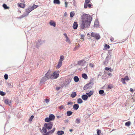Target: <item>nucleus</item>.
I'll use <instances>...</instances> for the list:
<instances>
[{
  "mask_svg": "<svg viewBox=\"0 0 135 135\" xmlns=\"http://www.w3.org/2000/svg\"><path fill=\"white\" fill-rule=\"evenodd\" d=\"M82 20L80 27L82 30L85 28L88 27L90 25L92 17L89 15L84 14L82 16Z\"/></svg>",
  "mask_w": 135,
  "mask_h": 135,
  "instance_id": "f257e3e1",
  "label": "nucleus"
},
{
  "mask_svg": "<svg viewBox=\"0 0 135 135\" xmlns=\"http://www.w3.org/2000/svg\"><path fill=\"white\" fill-rule=\"evenodd\" d=\"M55 118V116L53 114H50L49 117H47L45 118V122H49L52 120H54Z\"/></svg>",
  "mask_w": 135,
  "mask_h": 135,
  "instance_id": "f03ea898",
  "label": "nucleus"
},
{
  "mask_svg": "<svg viewBox=\"0 0 135 135\" xmlns=\"http://www.w3.org/2000/svg\"><path fill=\"white\" fill-rule=\"evenodd\" d=\"M60 72L59 71H56L54 72L52 75V79H56L59 76Z\"/></svg>",
  "mask_w": 135,
  "mask_h": 135,
  "instance_id": "7ed1b4c3",
  "label": "nucleus"
},
{
  "mask_svg": "<svg viewBox=\"0 0 135 135\" xmlns=\"http://www.w3.org/2000/svg\"><path fill=\"white\" fill-rule=\"evenodd\" d=\"M53 122H50L48 123H46L44 124V127H46L47 129H50L52 128L53 126Z\"/></svg>",
  "mask_w": 135,
  "mask_h": 135,
  "instance_id": "20e7f679",
  "label": "nucleus"
},
{
  "mask_svg": "<svg viewBox=\"0 0 135 135\" xmlns=\"http://www.w3.org/2000/svg\"><path fill=\"white\" fill-rule=\"evenodd\" d=\"M32 10V9L31 7L27 9L26 10V12H27V14L26 15L23 14L21 16V17L23 18L25 16H27L29 14V13Z\"/></svg>",
  "mask_w": 135,
  "mask_h": 135,
  "instance_id": "39448f33",
  "label": "nucleus"
},
{
  "mask_svg": "<svg viewBox=\"0 0 135 135\" xmlns=\"http://www.w3.org/2000/svg\"><path fill=\"white\" fill-rule=\"evenodd\" d=\"M51 71L50 70L48 71L45 75V77L47 79L49 78L52 79V75H50Z\"/></svg>",
  "mask_w": 135,
  "mask_h": 135,
  "instance_id": "423d86ee",
  "label": "nucleus"
},
{
  "mask_svg": "<svg viewBox=\"0 0 135 135\" xmlns=\"http://www.w3.org/2000/svg\"><path fill=\"white\" fill-rule=\"evenodd\" d=\"M91 35L93 37L97 40L99 39L100 38V35L99 34H95L92 33H91Z\"/></svg>",
  "mask_w": 135,
  "mask_h": 135,
  "instance_id": "0eeeda50",
  "label": "nucleus"
},
{
  "mask_svg": "<svg viewBox=\"0 0 135 135\" xmlns=\"http://www.w3.org/2000/svg\"><path fill=\"white\" fill-rule=\"evenodd\" d=\"M4 102L6 104L8 105H10L11 104V101H9L8 99H6L4 101Z\"/></svg>",
  "mask_w": 135,
  "mask_h": 135,
  "instance_id": "6e6552de",
  "label": "nucleus"
},
{
  "mask_svg": "<svg viewBox=\"0 0 135 135\" xmlns=\"http://www.w3.org/2000/svg\"><path fill=\"white\" fill-rule=\"evenodd\" d=\"M17 5L19 7L22 8H24L25 7V4L22 3H18Z\"/></svg>",
  "mask_w": 135,
  "mask_h": 135,
  "instance_id": "1a4fd4ad",
  "label": "nucleus"
},
{
  "mask_svg": "<svg viewBox=\"0 0 135 135\" xmlns=\"http://www.w3.org/2000/svg\"><path fill=\"white\" fill-rule=\"evenodd\" d=\"M78 26L77 23L76 22H75L73 23V27L74 29H76L77 28Z\"/></svg>",
  "mask_w": 135,
  "mask_h": 135,
  "instance_id": "9d476101",
  "label": "nucleus"
},
{
  "mask_svg": "<svg viewBox=\"0 0 135 135\" xmlns=\"http://www.w3.org/2000/svg\"><path fill=\"white\" fill-rule=\"evenodd\" d=\"M91 88L88 84L85 85L84 87V89L85 90H86L87 89L90 88Z\"/></svg>",
  "mask_w": 135,
  "mask_h": 135,
  "instance_id": "9b49d317",
  "label": "nucleus"
},
{
  "mask_svg": "<svg viewBox=\"0 0 135 135\" xmlns=\"http://www.w3.org/2000/svg\"><path fill=\"white\" fill-rule=\"evenodd\" d=\"M49 24L51 26H52L54 27H55L56 26V23L52 20H51Z\"/></svg>",
  "mask_w": 135,
  "mask_h": 135,
  "instance_id": "f8f14e48",
  "label": "nucleus"
},
{
  "mask_svg": "<svg viewBox=\"0 0 135 135\" xmlns=\"http://www.w3.org/2000/svg\"><path fill=\"white\" fill-rule=\"evenodd\" d=\"M79 107V105L77 104H75L73 106V108L75 110H77Z\"/></svg>",
  "mask_w": 135,
  "mask_h": 135,
  "instance_id": "ddd939ff",
  "label": "nucleus"
},
{
  "mask_svg": "<svg viewBox=\"0 0 135 135\" xmlns=\"http://www.w3.org/2000/svg\"><path fill=\"white\" fill-rule=\"evenodd\" d=\"M94 93V91H90L89 93H86V94L88 95L89 97H90Z\"/></svg>",
  "mask_w": 135,
  "mask_h": 135,
  "instance_id": "4468645a",
  "label": "nucleus"
},
{
  "mask_svg": "<svg viewBox=\"0 0 135 135\" xmlns=\"http://www.w3.org/2000/svg\"><path fill=\"white\" fill-rule=\"evenodd\" d=\"M62 62L59 61L57 65L56 66V68L57 69H59L61 67L62 65Z\"/></svg>",
  "mask_w": 135,
  "mask_h": 135,
  "instance_id": "2eb2a0df",
  "label": "nucleus"
},
{
  "mask_svg": "<svg viewBox=\"0 0 135 135\" xmlns=\"http://www.w3.org/2000/svg\"><path fill=\"white\" fill-rule=\"evenodd\" d=\"M81 98L83 100H85L87 99L88 97L86 95H84L81 96Z\"/></svg>",
  "mask_w": 135,
  "mask_h": 135,
  "instance_id": "dca6fc26",
  "label": "nucleus"
},
{
  "mask_svg": "<svg viewBox=\"0 0 135 135\" xmlns=\"http://www.w3.org/2000/svg\"><path fill=\"white\" fill-rule=\"evenodd\" d=\"M90 2V0H85V3L84 4V7H86V4H88Z\"/></svg>",
  "mask_w": 135,
  "mask_h": 135,
  "instance_id": "f3484780",
  "label": "nucleus"
},
{
  "mask_svg": "<svg viewBox=\"0 0 135 135\" xmlns=\"http://www.w3.org/2000/svg\"><path fill=\"white\" fill-rule=\"evenodd\" d=\"M57 133L58 135H62L64 133V132L62 131H59L57 132Z\"/></svg>",
  "mask_w": 135,
  "mask_h": 135,
  "instance_id": "a211bd4d",
  "label": "nucleus"
},
{
  "mask_svg": "<svg viewBox=\"0 0 135 135\" xmlns=\"http://www.w3.org/2000/svg\"><path fill=\"white\" fill-rule=\"evenodd\" d=\"M76 95V93L75 92H73L71 95V97L72 98L75 97Z\"/></svg>",
  "mask_w": 135,
  "mask_h": 135,
  "instance_id": "6ab92c4d",
  "label": "nucleus"
},
{
  "mask_svg": "<svg viewBox=\"0 0 135 135\" xmlns=\"http://www.w3.org/2000/svg\"><path fill=\"white\" fill-rule=\"evenodd\" d=\"M82 76L83 78L85 79H86L88 78V76L85 73L83 74Z\"/></svg>",
  "mask_w": 135,
  "mask_h": 135,
  "instance_id": "aec40b11",
  "label": "nucleus"
},
{
  "mask_svg": "<svg viewBox=\"0 0 135 135\" xmlns=\"http://www.w3.org/2000/svg\"><path fill=\"white\" fill-rule=\"evenodd\" d=\"M47 79H46L45 77L41 79L40 81V83H43L45 81H46Z\"/></svg>",
  "mask_w": 135,
  "mask_h": 135,
  "instance_id": "412c9836",
  "label": "nucleus"
},
{
  "mask_svg": "<svg viewBox=\"0 0 135 135\" xmlns=\"http://www.w3.org/2000/svg\"><path fill=\"white\" fill-rule=\"evenodd\" d=\"M54 3L59 4L60 3V2L59 0H54Z\"/></svg>",
  "mask_w": 135,
  "mask_h": 135,
  "instance_id": "4be33fe9",
  "label": "nucleus"
},
{
  "mask_svg": "<svg viewBox=\"0 0 135 135\" xmlns=\"http://www.w3.org/2000/svg\"><path fill=\"white\" fill-rule=\"evenodd\" d=\"M74 79L75 81V82H78L79 80V79L77 76H75Z\"/></svg>",
  "mask_w": 135,
  "mask_h": 135,
  "instance_id": "5701e85b",
  "label": "nucleus"
},
{
  "mask_svg": "<svg viewBox=\"0 0 135 135\" xmlns=\"http://www.w3.org/2000/svg\"><path fill=\"white\" fill-rule=\"evenodd\" d=\"M88 85L90 86V87L91 88L92 85H93L94 83L93 81L90 80V82L88 83Z\"/></svg>",
  "mask_w": 135,
  "mask_h": 135,
  "instance_id": "b1692460",
  "label": "nucleus"
},
{
  "mask_svg": "<svg viewBox=\"0 0 135 135\" xmlns=\"http://www.w3.org/2000/svg\"><path fill=\"white\" fill-rule=\"evenodd\" d=\"M38 7V6L37 5H36L35 4H33V6L31 7V8L33 10L37 8Z\"/></svg>",
  "mask_w": 135,
  "mask_h": 135,
  "instance_id": "393cba45",
  "label": "nucleus"
},
{
  "mask_svg": "<svg viewBox=\"0 0 135 135\" xmlns=\"http://www.w3.org/2000/svg\"><path fill=\"white\" fill-rule=\"evenodd\" d=\"M64 56H61L60 57V59L59 61L62 62V61L64 60Z\"/></svg>",
  "mask_w": 135,
  "mask_h": 135,
  "instance_id": "a878e982",
  "label": "nucleus"
},
{
  "mask_svg": "<svg viewBox=\"0 0 135 135\" xmlns=\"http://www.w3.org/2000/svg\"><path fill=\"white\" fill-rule=\"evenodd\" d=\"M3 7L5 9H8L9 8V7H8L7 6L6 4H3Z\"/></svg>",
  "mask_w": 135,
  "mask_h": 135,
  "instance_id": "bb28decb",
  "label": "nucleus"
},
{
  "mask_svg": "<svg viewBox=\"0 0 135 135\" xmlns=\"http://www.w3.org/2000/svg\"><path fill=\"white\" fill-rule=\"evenodd\" d=\"M131 124V123L130 122V121H128L125 123V125L126 126L128 127L130 126Z\"/></svg>",
  "mask_w": 135,
  "mask_h": 135,
  "instance_id": "cd10ccee",
  "label": "nucleus"
},
{
  "mask_svg": "<svg viewBox=\"0 0 135 135\" xmlns=\"http://www.w3.org/2000/svg\"><path fill=\"white\" fill-rule=\"evenodd\" d=\"M55 128H54L53 129H52L50 131H49V133H50L51 134L54 132L55 131Z\"/></svg>",
  "mask_w": 135,
  "mask_h": 135,
  "instance_id": "c85d7f7f",
  "label": "nucleus"
},
{
  "mask_svg": "<svg viewBox=\"0 0 135 135\" xmlns=\"http://www.w3.org/2000/svg\"><path fill=\"white\" fill-rule=\"evenodd\" d=\"M83 102V101L82 99L80 98L78 99L77 100V103L79 104H81Z\"/></svg>",
  "mask_w": 135,
  "mask_h": 135,
  "instance_id": "c756f323",
  "label": "nucleus"
},
{
  "mask_svg": "<svg viewBox=\"0 0 135 135\" xmlns=\"http://www.w3.org/2000/svg\"><path fill=\"white\" fill-rule=\"evenodd\" d=\"M72 114L73 112L71 111H68L67 112V115L68 116H70Z\"/></svg>",
  "mask_w": 135,
  "mask_h": 135,
  "instance_id": "7c9ffc66",
  "label": "nucleus"
},
{
  "mask_svg": "<svg viewBox=\"0 0 135 135\" xmlns=\"http://www.w3.org/2000/svg\"><path fill=\"white\" fill-rule=\"evenodd\" d=\"M86 5L87 7L85 8H87L88 7L89 8H90L93 6L92 4H86Z\"/></svg>",
  "mask_w": 135,
  "mask_h": 135,
  "instance_id": "2f4dec72",
  "label": "nucleus"
},
{
  "mask_svg": "<svg viewBox=\"0 0 135 135\" xmlns=\"http://www.w3.org/2000/svg\"><path fill=\"white\" fill-rule=\"evenodd\" d=\"M97 133L98 135H100V134L101 133V130L99 129H97Z\"/></svg>",
  "mask_w": 135,
  "mask_h": 135,
  "instance_id": "473e14b6",
  "label": "nucleus"
},
{
  "mask_svg": "<svg viewBox=\"0 0 135 135\" xmlns=\"http://www.w3.org/2000/svg\"><path fill=\"white\" fill-rule=\"evenodd\" d=\"M47 128L45 127H44L42 128V130L45 133H46L47 132Z\"/></svg>",
  "mask_w": 135,
  "mask_h": 135,
  "instance_id": "72a5a7b5",
  "label": "nucleus"
},
{
  "mask_svg": "<svg viewBox=\"0 0 135 135\" xmlns=\"http://www.w3.org/2000/svg\"><path fill=\"white\" fill-rule=\"evenodd\" d=\"M104 48L105 49H109L110 47V46H109V45H107V44H105V45H104Z\"/></svg>",
  "mask_w": 135,
  "mask_h": 135,
  "instance_id": "f704fd0d",
  "label": "nucleus"
},
{
  "mask_svg": "<svg viewBox=\"0 0 135 135\" xmlns=\"http://www.w3.org/2000/svg\"><path fill=\"white\" fill-rule=\"evenodd\" d=\"M75 122L78 124L80 122V119L78 118H76L75 120Z\"/></svg>",
  "mask_w": 135,
  "mask_h": 135,
  "instance_id": "c9c22d12",
  "label": "nucleus"
},
{
  "mask_svg": "<svg viewBox=\"0 0 135 135\" xmlns=\"http://www.w3.org/2000/svg\"><path fill=\"white\" fill-rule=\"evenodd\" d=\"M121 80L123 84H126V83L125 82V80H124V78H122L121 79Z\"/></svg>",
  "mask_w": 135,
  "mask_h": 135,
  "instance_id": "e433bc0d",
  "label": "nucleus"
},
{
  "mask_svg": "<svg viewBox=\"0 0 135 135\" xmlns=\"http://www.w3.org/2000/svg\"><path fill=\"white\" fill-rule=\"evenodd\" d=\"M34 116L32 115L30 118L29 120V122H31L32 120L34 118Z\"/></svg>",
  "mask_w": 135,
  "mask_h": 135,
  "instance_id": "4c0bfd02",
  "label": "nucleus"
},
{
  "mask_svg": "<svg viewBox=\"0 0 135 135\" xmlns=\"http://www.w3.org/2000/svg\"><path fill=\"white\" fill-rule=\"evenodd\" d=\"M4 78L5 79L7 80L8 78V75L7 74H5L4 76Z\"/></svg>",
  "mask_w": 135,
  "mask_h": 135,
  "instance_id": "58836bf2",
  "label": "nucleus"
},
{
  "mask_svg": "<svg viewBox=\"0 0 135 135\" xmlns=\"http://www.w3.org/2000/svg\"><path fill=\"white\" fill-rule=\"evenodd\" d=\"M0 94L1 95L3 96H4L6 94V93L4 92H3L2 91H0Z\"/></svg>",
  "mask_w": 135,
  "mask_h": 135,
  "instance_id": "ea45409f",
  "label": "nucleus"
},
{
  "mask_svg": "<svg viewBox=\"0 0 135 135\" xmlns=\"http://www.w3.org/2000/svg\"><path fill=\"white\" fill-rule=\"evenodd\" d=\"M125 80L126 81H128L129 80V78L127 76H126L124 78Z\"/></svg>",
  "mask_w": 135,
  "mask_h": 135,
  "instance_id": "a19ab883",
  "label": "nucleus"
},
{
  "mask_svg": "<svg viewBox=\"0 0 135 135\" xmlns=\"http://www.w3.org/2000/svg\"><path fill=\"white\" fill-rule=\"evenodd\" d=\"M104 92L103 90H100L99 91V93L100 94H102L104 93Z\"/></svg>",
  "mask_w": 135,
  "mask_h": 135,
  "instance_id": "79ce46f5",
  "label": "nucleus"
},
{
  "mask_svg": "<svg viewBox=\"0 0 135 135\" xmlns=\"http://www.w3.org/2000/svg\"><path fill=\"white\" fill-rule=\"evenodd\" d=\"M83 62V61L81 60L78 61V64L79 65H81Z\"/></svg>",
  "mask_w": 135,
  "mask_h": 135,
  "instance_id": "37998d69",
  "label": "nucleus"
},
{
  "mask_svg": "<svg viewBox=\"0 0 135 135\" xmlns=\"http://www.w3.org/2000/svg\"><path fill=\"white\" fill-rule=\"evenodd\" d=\"M74 16V13L73 12H71L70 13V16L71 17H72Z\"/></svg>",
  "mask_w": 135,
  "mask_h": 135,
  "instance_id": "c03bdc74",
  "label": "nucleus"
},
{
  "mask_svg": "<svg viewBox=\"0 0 135 135\" xmlns=\"http://www.w3.org/2000/svg\"><path fill=\"white\" fill-rule=\"evenodd\" d=\"M105 69L107 70H110L111 71V68H108V67H106L105 68Z\"/></svg>",
  "mask_w": 135,
  "mask_h": 135,
  "instance_id": "a18cd8bd",
  "label": "nucleus"
},
{
  "mask_svg": "<svg viewBox=\"0 0 135 135\" xmlns=\"http://www.w3.org/2000/svg\"><path fill=\"white\" fill-rule=\"evenodd\" d=\"M64 108V105H63L60 106L59 107V109H61V110L63 109Z\"/></svg>",
  "mask_w": 135,
  "mask_h": 135,
  "instance_id": "49530a36",
  "label": "nucleus"
},
{
  "mask_svg": "<svg viewBox=\"0 0 135 135\" xmlns=\"http://www.w3.org/2000/svg\"><path fill=\"white\" fill-rule=\"evenodd\" d=\"M108 88L109 89H111L113 88V86L112 85H108Z\"/></svg>",
  "mask_w": 135,
  "mask_h": 135,
  "instance_id": "de8ad7c7",
  "label": "nucleus"
},
{
  "mask_svg": "<svg viewBox=\"0 0 135 135\" xmlns=\"http://www.w3.org/2000/svg\"><path fill=\"white\" fill-rule=\"evenodd\" d=\"M66 42H68L69 44H70L71 43L70 41L69 38H68L67 39H66Z\"/></svg>",
  "mask_w": 135,
  "mask_h": 135,
  "instance_id": "09e8293b",
  "label": "nucleus"
},
{
  "mask_svg": "<svg viewBox=\"0 0 135 135\" xmlns=\"http://www.w3.org/2000/svg\"><path fill=\"white\" fill-rule=\"evenodd\" d=\"M45 102H46V103H48L49 102V100L48 99H46L45 100Z\"/></svg>",
  "mask_w": 135,
  "mask_h": 135,
  "instance_id": "8fccbe9b",
  "label": "nucleus"
},
{
  "mask_svg": "<svg viewBox=\"0 0 135 135\" xmlns=\"http://www.w3.org/2000/svg\"><path fill=\"white\" fill-rule=\"evenodd\" d=\"M89 65L92 68H93L94 66V65L92 63H90L89 64Z\"/></svg>",
  "mask_w": 135,
  "mask_h": 135,
  "instance_id": "3c124183",
  "label": "nucleus"
},
{
  "mask_svg": "<svg viewBox=\"0 0 135 135\" xmlns=\"http://www.w3.org/2000/svg\"><path fill=\"white\" fill-rule=\"evenodd\" d=\"M110 40L111 41H113L114 40V39L113 38L111 37L110 38Z\"/></svg>",
  "mask_w": 135,
  "mask_h": 135,
  "instance_id": "603ef678",
  "label": "nucleus"
},
{
  "mask_svg": "<svg viewBox=\"0 0 135 135\" xmlns=\"http://www.w3.org/2000/svg\"><path fill=\"white\" fill-rule=\"evenodd\" d=\"M130 91L132 93H133V89L132 88H131L130 89Z\"/></svg>",
  "mask_w": 135,
  "mask_h": 135,
  "instance_id": "864d4df0",
  "label": "nucleus"
},
{
  "mask_svg": "<svg viewBox=\"0 0 135 135\" xmlns=\"http://www.w3.org/2000/svg\"><path fill=\"white\" fill-rule=\"evenodd\" d=\"M45 133V134H46V135H49V134H51L50 133H49V131L47 132H46V133Z\"/></svg>",
  "mask_w": 135,
  "mask_h": 135,
  "instance_id": "5fc2aeb1",
  "label": "nucleus"
},
{
  "mask_svg": "<svg viewBox=\"0 0 135 135\" xmlns=\"http://www.w3.org/2000/svg\"><path fill=\"white\" fill-rule=\"evenodd\" d=\"M60 88V87H57L56 88V89L57 90H59Z\"/></svg>",
  "mask_w": 135,
  "mask_h": 135,
  "instance_id": "6e6d98bb",
  "label": "nucleus"
},
{
  "mask_svg": "<svg viewBox=\"0 0 135 135\" xmlns=\"http://www.w3.org/2000/svg\"><path fill=\"white\" fill-rule=\"evenodd\" d=\"M65 7H67V3L66 2H65Z\"/></svg>",
  "mask_w": 135,
  "mask_h": 135,
  "instance_id": "4d7b16f0",
  "label": "nucleus"
},
{
  "mask_svg": "<svg viewBox=\"0 0 135 135\" xmlns=\"http://www.w3.org/2000/svg\"><path fill=\"white\" fill-rule=\"evenodd\" d=\"M81 39H83L84 38V36L83 35H81Z\"/></svg>",
  "mask_w": 135,
  "mask_h": 135,
  "instance_id": "13d9d810",
  "label": "nucleus"
},
{
  "mask_svg": "<svg viewBox=\"0 0 135 135\" xmlns=\"http://www.w3.org/2000/svg\"><path fill=\"white\" fill-rule=\"evenodd\" d=\"M72 103L71 102H68V105H69V104H71Z\"/></svg>",
  "mask_w": 135,
  "mask_h": 135,
  "instance_id": "bf43d9fd",
  "label": "nucleus"
},
{
  "mask_svg": "<svg viewBox=\"0 0 135 135\" xmlns=\"http://www.w3.org/2000/svg\"><path fill=\"white\" fill-rule=\"evenodd\" d=\"M67 15V13L66 12H65L64 13V16H66Z\"/></svg>",
  "mask_w": 135,
  "mask_h": 135,
  "instance_id": "052dcab7",
  "label": "nucleus"
},
{
  "mask_svg": "<svg viewBox=\"0 0 135 135\" xmlns=\"http://www.w3.org/2000/svg\"><path fill=\"white\" fill-rule=\"evenodd\" d=\"M63 35L65 36V37H66V36H67V34L65 33H64Z\"/></svg>",
  "mask_w": 135,
  "mask_h": 135,
  "instance_id": "680f3d73",
  "label": "nucleus"
},
{
  "mask_svg": "<svg viewBox=\"0 0 135 135\" xmlns=\"http://www.w3.org/2000/svg\"><path fill=\"white\" fill-rule=\"evenodd\" d=\"M77 47H75L74 49V50H75L76 49H77Z\"/></svg>",
  "mask_w": 135,
  "mask_h": 135,
  "instance_id": "e2e57ef3",
  "label": "nucleus"
},
{
  "mask_svg": "<svg viewBox=\"0 0 135 135\" xmlns=\"http://www.w3.org/2000/svg\"><path fill=\"white\" fill-rule=\"evenodd\" d=\"M108 75L109 76L111 75V73H109L108 74Z\"/></svg>",
  "mask_w": 135,
  "mask_h": 135,
  "instance_id": "0e129e2a",
  "label": "nucleus"
},
{
  "mask_svg": "<svg viewBox=\"0 0 135 135\" xmlns=\"http://www.w3.org/2000/svg\"><path fill=\"white\" fill-rule=\"evenodd\" d=\"M65 37L66 38V39L69 38L67 36H66V37Z\"/></svg>",
  "mask_w": 135,
  "mask_h": 135,
  "instance_id": "69168bd1",
  "label": "nucleus"
},
{
  "mask_svg": "<svg viewBox=\"0 0 135 135\" xmlns=\"http://www.w3.org/2000/svg\"><path fill=\"white\" fill-rule=\"evenodd\" d=\"M65 37L66 38V39L69 38L67 36H66V37Z\"/></svg>",
  "mask_w": 135,
  "mask_h": 135,
  "instance_id": "338daca9",
  "label": "nucleus"
},
{
  "mask_svg": "<svg viewBox=\"0 0 135 135\" xmlns=\"http://www.w3.org/2000/svg\"><path fill=\"white\" fill-rule=\"evenodd\" d=\"M57 118H60V116H57Z\"/></svg>",
  "mask_w": 135,
  "mask_h": 135,
  "instance_id": "774afa93",
  "label": "nucleus"
}]
</instances>
